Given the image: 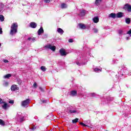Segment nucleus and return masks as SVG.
Listing matches in <instances>:
<instances>
[{"mask_svg": "<svg viewBox=\"0 0 131 131\" xmlns=\"http://www.w3.org/2000/svg\"><path fill=\"white\" fill-rule=\"evenodd\" d=\"M18 32V24L13 23L10 27V35H14Z\"/></svg>", "mask_w": 131, "mask_h": 131, "instance_id": "1", "label": "nucleus"}, {"mask_svg": "<svg viewBox=\"0 0 131 131\" xmlns=\"http://www.w3.org/2000/svg\"><path fill=\"white\" fill-rule=\"evenodd\" d=\"M29 103H30V99H26L21 102V106L23 107H26L28 105H29Z\"/></svg>", "mask_w": 131, "mask_h": 131, "instance_id": "2", "label": "nucleus"}, {"mask_svg": "<svg viewBox=\"0 0 131 131\" xmlns=\"http://www.w3.org/2000/svg\"><path fill=\"white\" fill-rule=\"evenodd\" d=\"M45 48L47 49H50L51 51H53V52H55L56 51V46H52L51 45H48L45 46Z\"/></svg>", "mask_w": 131, "mask_h": 131, "instance_id": "3", "label": "nucleus"}, {"mask_svg": "<svg viewBox=\"0 0 131 131\" xmlns=\"http://www.w3.org/2000/svg\"><path fill=\"white\" fill-rule=\"evenodd\" d=\"M123 9L124 10H126L128 12H131V6L128 5V4H126L124 5Z\"/></svg>", "mask_w": 131, "mask_h": 131, "instance_id": "4", "label": "nucleus"}, {"mask_svg": "<svg viewBox=\"0 0 131 131\" xmlns=\"http://www.w3.org/2000/svg\"><path fill=\"white\" fill-rule=\"evenodd\" d=\"M59 53L60 54V55L62 56H66V55H67V52H66V51H65V50H64V49L63 48L60 49Z\"/></svg>", "mask_w": 131, "mask_h": 131, "instance_id": "5", "label": "nucleus"}, {"mask_svg": "<svg viewBox=\"0 0 131 131\" xmlns=\"http://www.w3.org/2000/svg\"><path fill=\"white\" fill-rule=\"evenodd\" d=\"M124 16L123 12H119L117 13V18H122Z\"/></svg>", "mask_w": 131, "mask_h": 131, "instance_id": "6", "label": "nucleus"}, {"mask_svg": "<svg viewBox=\"0 0 131 131\" xmlns=\"http://www.w3.org/2000/svg\"><path fill=\"white\" fill-rule=\"evenodd\" d=\"M37 25L35 22H31L30 24V27L31 28H36Z\"/></svg>", "mask_w": 131, "mask_h": 131, "instance_id": "7", "label": "nucleus"}, {"mask_svg": "<svg viewBox=\"0 0 131 131\" xmlns=\"http://www.w3.org/2000/svg\"><path fill=\"white\" fill-rule=\"evenodd\" d=\"M11 90L15 92V91H18L19 88L17 87V85H12L11 87Z\"/></svg>", "mask_w": 131, "mask_h": 131, "instance_id": "8", "label": "nucleus"}, {"mask_svg": "<svg viewBox=\"0 0 131 131\" xmlns=\"http://www.w3.org/2000/svg\"><path fill=\"white\" fill-rule=\"evenodd\" d=\"M43 32H45L43 28L40 27V28L38 30V35H40V34H41V33H43Z\"/></svg>", "mask_w": 131, "mask_h": 131, "instance_id": "9", "label": "nucleus"}, {"mask_svg": "<svg viewBox=\"0 0 131 131\" xmlns=\"http://www.w3.org/2000/svg\"><path fill=\"white\" fill-rule=\"evenodd\" d=\"M71 96L74 97L77 96V91L75 90H73L71 91Z\"/></svg>", "mask_w": 131, "mask_h": 131, "instance_id": "10", "label": "nucleus"}, {"mask_svg": "<svg viewBox=\"0 0 131 131\" xmlns=\"http://www.w3.org/2000/svg\"><path fill=\"white\" fill-rule=\"evenodd\" d=\"M78 26H79V28H80V29H85V28H86L85 25L83 24L80 23L78 24Z\"/></svg>", "mask_w": 131, "mask_h": 131, "instance_id": "11", "label": "nucleus"}, {"mask_svg": "<svg viewBox=\"0 0 131 131\" xmlns=\"http://www.w3.org/2000/svg\"><path fill=\"white\" fill-rule=\"evenodd\" d=\"M108 17H110V18H113V19H115V18H117V14L114 13H112L109 14Z\"/></svg>", "mask_w": 131, "mask_h": 131, "instance_id": "12", "label": "nucleus"}, {"mask_svg": "<svg viewBox=\"0 0 131 131\" xmlns=\"http://www.w3.org/2000/svg\"><path fill=\"white\" fill-rule=\"evenodd\" d=\"M2 103L4 104L3 105H2L3 109H4V110H7V108H8V107H9V106L8 105V103H7L5 102H2Z\"/></svg>", "mask_w": 131, "mask_h": 131, "instance_id": "13", "label": "nucleus"}, {"mask_svg": "<svg viewBox=\"0 0 131 131\" xmlns=\"http://www.w3.org/2000/svg\"><path fill=\"white\" fill-rule=\"evenodd\" d=\"M57 32H58V33H60V34H63L64 31L61 28H57Z\"/></svg>", "mask_w": 131, "mask_h": 131, "instance_id": "14", "label": "nucleus"}, {"mask_svg": "<svg viewBox=\"0 0 131 131\" xmlns=\"http://www.w3.org/2000/svg\"><path fill=\"white\" fill-rule=\"evenodd\" d=\"M93 22H94V23H98V22H99V17L98 16L97 17H95L93 19Z\"/></svg>", "mask_w": 131, "mask_h": 131, "instance_id": "15", "label": "nucleus"}, {"mask_svg": "<svg viewBox=\"0 0 131 131\" xmlns=\"http://www.w3.org/2000/svg\"><path fill=\"white\" fill-rule=\"evenodd\" d=\"M11 76H12V74H6L5 76H4V78L9 79V78H10V77H11Z\"/></svg>", "mask_w": 131, "mask_h": 131, "instance_id": "16", "label": "nucleus"}, {"mask_svg": "<svg viewBox=\"0 0 131 131\" xmlns=\"http://www.w3.org/2000/svg\"><path fill=\"white\" fill-rule=\"evenodd\" d=\"M94 71H95V72H99V71L102 72V68L99 69L98 68H95L94 69Z\"/></svg>", "mask_w": 131, "mask_h": 131, "instance_id": "17", "label": "nucleus"}, {"mask_svg": "<svg viewBox=\"0 0 131 131\" xmlns=\"http://www.w3.org/2000/svg\"><path fill=\"white\" fill-rule=\"evenodd\" d=\"M80 16L81 17H83L84 16H85V11L82 10L80 12Z\"/></svg>", "mask_w": 131, "mask_h": 131, "instance_id": "18", "label": "nucleus"}, {"mask_svg": "<svg viewBox=\"0 0 131 131\" xmlns=\"http://www.w3.org/2000/svg\"><path fill=\"white\" fill-rule=\"evenodd\" d=\"M0 125H2V126H5V125H6L5 121H4V120L2 119H0Z\"/></svg>", "mask_w": 131, "mask_h": 131, "instance_id": "19", "label": "nucleus"}, {"mask_svg": "<svg viewBox=\"0 0 131 131\" xmlns=\"http://www.w3.org/2000/svg\"><path fill=\"white\" fill-rule=\"evenodd\" d=\"M0 21L1 22H4L5 21V17L3 15H0Z\"/></svg>", "mask_w": 131, "mask_h": 131, "instance_id": "20", "label": "nucleus"}, {"mask_svg": "<svg viewBox=\"0 0 131 131\" xmlns=\"http://www.w3.org/2000/svg\"><path fill=\"white\" fill-rule=\"evenodd\" d=\"M125 23L126 24H130V19L129 18H126L125 19Z\"/></svg>", "mask_w": 131, "mask_h": 131, "instance_id": "21", "label": "nucleus"}, {"mask_svg": "<svg viewBox=\"0 0 131 131\" xmlns=\"http://www.w3.org/2000/svg\"><path fill=\"white\" fill-rule=\"evenodd\" d=\"M40 69L42 71H43V72H45V71H46L47 70V68H46L45 66H41L40 67Z\"/></svg>", "mask_w": 131, "mask_h": 131, "instance_id": "22", "label": "nucleus"}, {"mask_svg": "<svg viewBox=\"0 0 131 131\" xmlns=\"http://www.w3.org/2000/svg\"><path fill=\"white\" fill-rule=\"evenodd\" d=\"M79 119L78 118H76L75 119L72 120V122L73 123H77L78 122Z\"/></svg>", "mask_w": 131, "mask_h": 131, "instance_id": "23", "label": "nucleus"}, {"mask_svg": "<svg viewBox=\"0 0 131 131\" xmlns=\"http://www.w3.org/2000/svg\"><path fill=\"white\" fill-rule=\"evenodd\" d=\"M102 2V0H96L95 1V5L97 6H99V3H101Z\"/></svg>", "mask_w": 131, "mask_h": 131, "instance_id": "24", "label": "nucleus"}, {"mask_svg": "<svg viewBox=\"0 0 131 131\" xmlns=\"http://www.w3.org/2000/svg\"><path fill=\"white\" fill-rule=\"evenodd\" d=\"M90 97H92V98H95L96 97V93H90Z\"/></svg>", "mask_w": 131, "mask_h": 131, "instance_id": "25", "label": "nucleus"}, {"mask_svg": "<svg viewBox=\"0 0 131 131\" xmlns=\"http://www.w3.org/2000/svg\"><path fill=\"white\" fill-rule=\"evenodd\" d=\"M65 8H67L66 4L65 3H63L61 4V9H64Z\"/></svg>", "mask_w": 131, "mask_h": 131, "instance_id": "26", "label": "nucleus"}, {"mask_svg": "<svg viewBox=\"0 0 131 131\" xmlns=\"http://www.w3.org/2000/svg\"><path fill=\"white\" fill-rule=\"evenodd\" d=\"M79 124H80L81 125H83V126H88V127H90V126H88L87 125H85V124H84L81 122H79Z\"/></svg>", "mask_w": 131, "mask_h": 131, "instance_id": "27", "label": "nucleus"}, {"mask_svg": "<svg viewBox=\"0 0 131 131\" xmlns=\"http://www.w3.org/2000/svg\"><path fill=\"white\" fill-rule=\"evenodd\" d=\"M118 33L119 34H122V33H123V31L122 30H119Z\"/></svg>", "mask_w": 131, "mask_h": 131, "instance_id": "28", "label": "nucleus"}, {"mask_svg": "<svg viewBox=\"0 0 131 131\" xmlns=\"http://www.w3.org/2000/svg\"><path fill=\"white\" fill-rule=\"evenodd\" d=\"M33 86L35 88V89L37 88V84H36V82L34 83Z\"/></svg>", "mask_w": 131, "mask_h": 131, "instance_id": "29", "label": "nucleus"}, {"mask_svg": "<svg viewBox=\"0 0 131 131\" xmlns=\"http://www.w3.org/2000/svg\"><path fill=\"white\" fill-rule=\"evenodd\" d=\"M69 111H70V113H72V114L76 113V112H77V111L76 110H73V111L70 110Z\"/></svg>", "mask_w": 131, "mask_h": 131, "instance_id": "30", "label": "nucleus"}, {"mask_svg": "<svg viewBox=\"0 0 131 131\" xmlns=\"http://www.w3.org/2000/svg\"><path fill=\"white\" fill-rule=\"evenodd\" d=\"M24 121V117H22L20 118V122H23Z\"/></svg>", "mask_w": 131, "mask_h": 131, "instance_id": "31", "label": "nucleus"}, {"mask_svg": "<svg viewBox=\"0 0 131 131\" xmlns=\"http://www.w3.org/2000/svg\"><path fill=\"white\" fill-rule=\"evenodd\" d=\"M93 30H94V33H98V29H94Z\"/></svg>", "mask_w": 131, "mask_h": 131, "instance_id": "32", "label": "nucleus"}, {"mask_svg": "<svg viewBox=\"0 0 131 131\" xmlns=\"http://www.w3.org/2000/svg\"><path fill=\"white\" fill-rule=\"evenodd\" d=\"M39 90L41 91V92H45V90H43V88H41V87H39Z\"/></svg>", "mask_w": 131, "mask_h": 131, "instance_id": "33", "label": "nucleus"}, {"mask_svg": "<svg viewBox=\"0 0 131 131\" xmlns=\"http://www.w3.org/2000/svg\"><path fill=\"white\" fill-rule=\"evenodd\" d=\"M32 130H35V129H36V127H35V126H33L32 128H31Z\"/></svg>", "mask_w": 131, "mask_h": 131, "instance_id": "34", "label": "nucleus"}, {"mask_svg": "<svg viewBox=\"0 0 131 131\" xmlns=\"http://www.w3.org/2000/svg\"><path fill=\"white\" fill-rule=\"evenodd\" d=\"M9 103V104H14V100H10Z\"/></svg>", "mask_w": 131, "mask_h": 131, "instance_id": "35", "label": "nucleus"}, {"mask_svg": "<svg viewBox=\"0 0 131 131\" xmlns=\"http://www.w3.org/2000/svg\"><path fill=\"white\" fill-rule=\"evenodd\" d=\"M69 42H73V39H69Z\"/></svg>", "mask_w": 131, "mask_h": 131, "instance_id": "36", "label": "nucleus"}, {"mask_svg": "<svg viewBox=\"0 0 131 131\" xmlns=\"http://www.w3.org/2000/svg\"><path fill=\"white\" fill-rule=\"evenodd\" d=\"M127 34H131V29L127 32Z\"/></svg>", "mask_w": 131, "mask_h": 131, "instance_id": "37", "label": "nucleus"}, {"mask_svg": "<svg viewBox=\"0 0 131 131\" xmlns=\"http://www.w3.org/2000/svg\"><path fill=\"white\" fill-rule=\"evenodd\" d=\"M4 63H9V60H7V59H5V60H4Z\"/></svg>", "mask_w": 131, "mask_h": 131, "instance_id": "38", "label": "nucleus"}, {"mask_svg": "<svg viewBox=\"0 0 131 131\" xmlns=\"http://www.w3.org/2000/svg\"><path fill=\"white\" fill-rule=\"evenodd\" d=\"M51 2V0H45V3H50Z\"/></svg>", "mask_w": 131, "mask_h": 131, "instance_id": "39", "label": "nucleus"}, {"mask_svg": "<svg viewBox=\"0 0 131 131\" xmlns=\"http://www.w3.org/2000/svg\"><path fill=\"white\" fill-rule=\"evenodd\" d=\"M77 65H78L79 66H80V63L78 62H76Z\"/></svg>", "mask_w": 131, "mask_h": 131, "instance_id": "40", "label": "nucleus"}, {"mask_svg": "<svg viewBox=\"0 0 131 131\" xmlns=\"http://www.w3.org/2000/svg\"><path fill=\"white\" fill-rule=\"evenodd\" d=\"M0 103H3V99L2 98H0Z\"/></svg>", "mask_w": 131, "mask_h": 131, "instance_id": "41", "label": "nucleus"}, {"mask_svg": "<svg viewBox=\"0 0 131 131\" xmlns=\"http://www.w3.org/2000/svg\"><path fill=\"white\" fill-rule=\"evenodd\" d=\"M32 40H33V41H34V40H35V38H33Z\"/></svg>", "mask_w": 131, "mask_h": 131, "instance_id": "42", "label": "nucleus"}, {"mask_svg": "<svg viewBox=\"0 0 131 131\" xmlns=\"http://www.w3.org/2000/svg\"><path fill=\"white\" fill-rule=\"evenodd\" d=\"M42 103H47V101L46 100H43Z\"/></svg>", "mask_w": 131, "mask_h": 131, "instance_id": "43", "label": "nucleus"}, {"mask_svg": "<svg viewBox=\"0 0 131 131\" xmlns=\"http://www.w3.org/2000/svg\"><path fill=\"white\" fill-rule=\"evenodd\" d=\"M28 40H31V38L30 37L28 38Z\"/></svg>", "mask_w": 131, "mask_h": 131, "instance_id": "44", "label": "nucleus"}, {"mask_svg": "<svg viewBox=\"0 0 131 131\" xmlns=\"http://www.w3.org/2000/svg\"><path fill=\"white\" fill-rule=\"evenodd\" d=\"M5 83H6V84H7V85L9 84V83H8L7 82H6Z\"/></svg>", "mask_w": 131, "mask_h": 131, "instance_id": "45", "label": "nucleus"}, {"mask_svg": "<svg viewBox=\"0 0 131 131\" xmlns=\"http://www.w3.org/2000/svg\"><path fill=\"white\" fill-rule=\"evenodd\" d=\"M2 46V43H0V47Z\"/></svg>", "mask_w": 131, "mask_h": 131, "instance_id": "46", "label": "nucleus"}, {"mask_svg": "<svg viewBox=\"0 0 131 131\" xmlns=\"http://www.w3.org/2000/svg\"><path fill=\"white\" fill-rule=\"evenodd\" d=\"M0 13H1V9H0Z\"/></svg>", "mask_w": 131, "mask_h": 131, "instance_id": "47", "label": "nucleus"}, {"mask_svg": "<svg viewBox=\"0 0 131 131\" xmlns=\"http://www.w3.org/2000/svg\"><path fill=\"white\" fill-rule=\"evenodd\" d=\"M50 1H53V0H50Z\"/></svg>", "mask_w": 131, "mask_h": 131, "instance_id": "48", "label": "nucleus"}]
</instances>
